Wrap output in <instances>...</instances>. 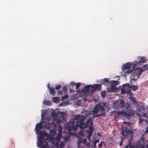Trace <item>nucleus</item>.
I'll use <instances>...</instances> for the list:
<instances>
[{"mask_svg":"<svg viewBox=\"0 0 148 148\" xmlns=\"http://www.w3.org/2000/svg\"><path fill=\"white\" fill-rule=\"evenodd\" d=\"M86 116L82 115H75L74 117V119L77 120L76 122V125H74V120L70 121L64 125L65 127L67 129L70 133L71 131H75L77 128L79 127L81 129H84L85 127H87L86 124L83 122L85 120Z\"/></svg>","mask_w":148,"mask_h":148,"instance_id":"obj_1","label":"nucleus"},{"mask_svg":"<svg viewBox=\"0 0 148 148\" xmlns=\"http://www.w3.org/2000/svg\"><path fill=\"white\" fill-rule=\"evenodd\" d=\"M123 123L124 125H122L121 127L122 134L127 138L131 137L132 138L133 136V131L131 123L129 122H124Z\"/></svg>","mask_w":148,"mask_h":148,"instance_id":"obj_2","label":"nucleus"},{"mask_svg":"<svg viewBox=\"0 0 148 148\" xmlns=\"http://www.w3.org/2000/svg\"><path fill=\"white\" fill-rule=\"evenodd\" d=\"M39 132V135L38 136V142L37 144L40 145V143H45L44 140H45L44 138V137L47 136L48 135L47 133L45 132L44 131H40Z\"/></svg>","mask_w":148,"mask_h":148,"instance_id":"obj_3","label":"nucleus"},{"mask_svg":"<svg viewBox=\"0 0 148 148\" xmlns=\"http://www.w3.org/2000/svg\"><path fill=\"white\" fill-rule=\"evenodd\" d=\"M99 111L100 113L98 114L101 115V116L105 114L104 108L100 104L96 105L94 108L95 113H98Z\"/></svg>","mask_w":148,"mask_h":148,"instance_id":"obj_4","label":"nucleus"},{"mask_svg":"<svg viewBox=\"0 0 148 148\" xmlns=\"http://www.w3.org/2000/svg\"><path fill=\"white\" fill-rule=\"evenodd\" d=\"M132 106V103H130L126 104L124 106L126 108V110L129 116L131 115L134 116L136 112L131 109Z\"/></svg>","mask_w":148,"mask_h":148,"instance_id":"obj_5","label":"nucleus"},{"mask_svg":"<svg viewBox=\"0 0 148 148\" xmlns=\"http://www.w3.org/2000/svg\"><path fill=\"white\" fill-rule=\"evenodd\" d=\"M132 145L134 146L133 148H135L136 147H139L140 148L144 146L145 143L143 140H141L138 141L136 144H134V143H132L131 141H130L127 145H129L128 148H129L130 146Z\"/></svg>","mask_w":148,"mask_h":148,"instance_id":"obj_6","label":"nucleus"},{"mask_svg":"<svg viewBox=\"0 0 148 148\" xmlns=\"http://www.w3.org/2000/svg\"><path fill=\"white\" fill-rule=\"evenodd\" d=\"M44 123L45 127L48 129H50L53 125L54 124L55 125H56L54 124V122L53 121L51 122H50L49 118H48L45 121H44Z\"/></svg>","mask_w":148,"mask_h":148,"instance_id":"obj_7","label":"nucleus"},{"mask_svg":"<svg viewBox=\"0 0 148 148\" xmlns=\"http://www.w3.org/2000/svg\"><path fill=\"white\" fill-rule=\"evenodd\" d=\"M119 82L116 81H112L110 82V83L111 84V86H112L111 88V90L114 91H116V86L118 84Z\"/></svg>","mask_w":148,"mask_h":148,"instance_id":"obj_8","label":"nucleus"},{"mask_svg":"<svg viewBox=\"0 0 148 148\" xmlns=\"http://www.w3.org/2000/svg\"><path fill=\"white\" fill-rule=\"evenodd\" d=\"M145 107L143 106L141 107L140 108H138V110H139L140 112H141L142 115L144 117L146 118H148V115H147V113L145 112Z\"/></svg>","mask_w":148,"mask_h":148,"instance_id":"obj_9","label":"nucleus"},{"mask_svg":"<svg viewBox=\"0 0 148 148\" xmlns=\"http://www.w3.org/2000/svg\"><path fill=\"white\" fill-rule=\"evenodd\" d=\"M135 63H134L133 64L131 63H126L123 66L122 68V69L125 70L128 69H130L132 67L133 65H134L133 64Z\"/></svg>","mask_w":148,"mask_h":148,"instance_id":"obj_10","label":"nucleus"},{"mask_svg":"<svg viewBox=\"0 0 148 148\" xmlns=\"http://www.w3.org/2000/svg\"><path fill=\"white\" fill-rule=\"evenodd\" d=\"M42 123L43 122H42L37 123L36 125L35 130L36 132H38L40 130H41L42 128Z\"/></svg>","mask_w":148,"mask_h":148,"instance_id":"obj_11","label":"nucleus"},{"mask_svg":"<svg viewBox=\"0 0 148 148\" xmlns=\"http://www.w3.org/2000/svg\"><path fill=\"white\" fill-rule=\"evenodd\" d=\"M134 65V67H133L131 70H128L127 72L125 73H127L128 74H129L131 72H133V73H135L138 70H139L140 69H141L142 67H137L136 69L135 68V67Z\"/></svg>","mask_w":148,"mask_h":148,"instance_id":"obj_12","label":"nucleus"},{"mask_svg":"<svg viewBox=\"0 0 148 148\" xmlns=\"http://www.w3.org/2000/svg\"><path fill=\"white\" fill-rule=\"evenodd\" d=\"M101 87V84H95L92 85V88H94L95 90H100Z\"/></svg>","mask_w":148,"mask_h":148,"instance_id":"obj_13","label":"nucleus"},{"mask_svg":"<svg viewBox=\"0 0 148 148\" xmlns=\"http://www.w3.org/2000/svg\"><path fill=\"white\" fill-rule=\"evenodd\" d=\"M145 58L144 57H141V59L139 60V61L138 62H135V63L133 65L135 66H136V65H140V64L142 66L143 65V63H145L146 62L145 60Z\"/></svg>","mask_w":148,"mask_h":148,"instance_id":"obj_14","label":"nucleus"},{"mask_svg":"<svg viewBox=\"0 0 148 148\" xmlns=\"http://www.w3.org/2000/svg\"><path fill=\"white\" fill-rule=\"evenodd\" d=\"M44 141L45 143H44L43 144L40 143V145L37 144V146L40 148H48L47 147V146L48 145V143L45 140H44Z\"/></svg>","mask_w":148,"mask_h":148,"instance_id":"obj_15","label":"nucleus"},{"mask_svg":"<svg viewBox=\"0 0 148 148\" xmlns=\"http://www.w3.org/2000/svg\"><path fill=\"white\" fill-rule=\"evenodd\" d=\"M117 114L119 116L122 115L123 116L129 117L128 115V113L125 111H119L117 112Z\"/></svg>","mask_w":148,"mask_h":148,"instance_id":"obj_16","label":"nucleus"},{"mask_svg":"<svg viewBox=\"0 0 148 148\" xmlns=\"http://www.w3.org/2000/svg\"><path fill=\"white\" fill-rule=\"evenodd\" d=\"M92 122L91 119H89L87 120L86 121V123L87 126L88 127H90V129L91 130L92 129L91 126L92 125Z\"/></svg>","mask_w":148,"mask_h":148,"instance_id":"obj_17","label":"nucleus"},{"mask_svg":"<svg viewBox=\"0 0 148 148\" xmlns=\"http://www.w3.org/2000/svg\"><path fill=\"white\" fill-rule=\"evenodd\" d=\"M90 87H92V85H87L83 88L82 89V90L83 91H86L88 92L89 91Z\"/></svg>","mask_w":148,"mask_h":148,"instance_id":"obj_18","label":"nucleus"},{"mask_svg":"<svg viewBox=\"0 0 148 148\" xmlns=\"http://www.w3.org/2000/svg\"><path fill=\"white\" fill-rule=\"evenodd\" d=\"M122 88L121 89V92L123 94H125V93H128L130 94L131 93V91L130 89H128L127 90V89L124 88Z\"/></svg>","mask_w":148,"mask_h":148,"instance_id":"obj_19","label":"nucleus"},{"mask_svg":"<svg viewBox=\"0 0 148 148\" xmlns=\"http://www.w3.org/2000/svg\"><path fill=\"white\" fill-rule=\"evenodd\" d=\"M49 91L50 92V94L53 96H54L56 94V91L54 88H49Z\"/></svg>","mask_w":148,"mask_h":148,"instance_id":"obj_20","label":"nucleus"},{"mask_svg":"<svg viewBox=\"0 0 148 148\" xmlns=\"http://www.w3.org/2000/svg\"><path fill=\"white\" fill-rule=\"evenodd\" d=\"M58 114L59 112H56L55 110H53L52 111V112L51 113V115L54 118H57L58 115Z\"/></svg>","mask_w":148,"mask_h":148,"instance_id":"obj_21","label":"nucleus"},{"mask_svg":"<svg viewBox=\"0 0 148 148\" xmlns=\"http://www.w3.org/2000/svg\"><path fill=\"white\" fill-rule=\"evenodd\" d=\"M109 82V80L107 78H105L102 80H101L100 81V83L102 84H107Z\"/></svg>","mask_w":148,"mask_h":148,"instance_id":"obj_22","label":"nucleus"},{"mask_svg":"<svg viewBox=\"0 0 148 148\" xmlns=\"http://www.w3.org/2000/svg\"><path fill=\"white\" fill-rule=\"evenodd\" d=\"M123 87L124 88H126L127 89H128L129 88L130 89L131 88V86L129 83L123 84Z\"/></svg>","mask_w":148,"mask_h":148,"instance_id":"obj_23","label":"nucleus"},{"mask_svg":"<svg viewBox=\"0 0 148 148\" xmlns=\"http://www.w3.org/2000/svg\"><path fill=\"white\" fill-rule=\"evenodd\" d=\"M138 86H137L136 85H133L131 86V89L132 90H133L134 91L136 90H138Z\"/></svg>","mask_w":148,"mask_h":148,"instance_id":"obj_24","label":"nucleus"},{"mask_svg":"<svg viewBox=\"0 0 148 148\" xmlns=\"http://www.w3.org/2000/svg\"><path fill=\"white\" fill-rule=\"evenodd\" d=\"M52 99L53 102L55 103H58L59 100V98L58 97H53Z\"/></svg>","mask_w":148,"mask_h":148,"instance_id":"obj_25","label":"nucleus"},{"mask_svg":"<svg viewBox=\"0 0 148 148\" xmlns=\"http://www.w3.org/2000/svg\"><path fill=\"white\" fill-rule=\"evenodd\" d=\"M92 112L93 113L92 115L93 116V118H95L97 116H101V115L98 114H96L97 113H95V112H94V109L92 111Z\"/></svg>","mask_w":148,"mask_h":148,"instance_id":"obj_26","label":"nucleus"},{"mask_svg":"<svg viewBox=\"0 0 148 148\" xmlns=\"http://www.w3.org/2000/svg\"><path fill=\"white\" fill-rule=\"evenodd\" d=\"M131 101L133 102V103L134 104H136L138 103V102H137L136 101L134 97H131Z\"/></svg>","mask_w":148,"mask_h":148,"instance_id":"obj_27","label":"nucleus"},{"mask_svg":"<svg viewBox=\"0 0 148 148\" xmlns=\"http://www.w3.org/2000/svg\"><path fill=\"white\" fill-rule=\"evenodd\" d=\"M62 90L64 93H66L67 91V88L66 86H64L62 88Z\"/></svg>","mask_w":148,"mask_h":148,"instance_id":"obj_28","label":"nucleus"},{"mask_svg":"<svg viewBox=\"0 0 148 148\" xmlns=\"http://www.w3.org/2000/svg\"><path fill=\"white\" fill-rule=\"evenodd\" d=\"M69 96L67 95H66L65 96H62L61 98V100L64 101V99H67L68 98Z\"/></svg>","mask_w":148,"mask_h":148,"instance_id":"obj_29","label":"nucleus"},{"mask_svg":"<svg viewBox=\"0 0 148 148\" xmlns=\"http://www.w3.org/2000/svg\"><path fill=\"white\" fill-rule=\"evenodd\" d=\"M81 84V83H77L75 84V85L76 86V89H78L79 88Z\"/></svg>","mask_w":148,"mask_h":148,"instance_id":"obj_30","label":"nucleus"},{"mask_svg":"<svg viewBox=\"0 0 148 148\" xmlns=\"http://www.w3.org/2000/svg\"><path fill=\"white\" fill-rule=\"evenodd\" d=\"M59 131L58 133L59 134H61L62 133V127L60 126L59 125Z\"/></svg>","mask_w":148,"mask_h":148,"instance_id":"obj_31","label":"nucleus"},{"mask_svg":"<svg viewBox=\"0 0 148 148\" xmlns=\"http://www.w3.org/2000/svg\"><path fill=\"white\" fill-rule=\"evenodd\" d=\"M61 116L64 120L65 119L66 116V114L62 112L61 113Z\"/></svg>","mask_w":148,"mask_h":148,"instance_id":"obj_32","label":"nucleus"},{"mask_svg":"<svg viewBox=\"0 0 148 148\" xmlns=\"http://www.w3.org/2000/svg\"><path fill=\"white\" fill-rule=\"evenodd\" d=\"M120 104H121L123 107H124L125 105L124 102L123 100H121L120 102Z\"/></svg>","mask_w":148,"mask_h":148,"instance_id":"obj_33","label":"nucleus"},{"mask_svg":"<svg viewBox=\"0 0 148 148\" xmlns=\"http://www.w3.org/2000/svg\"><path fill=\"white\" fill-rule=\"evenodd\" d=\"M61 86L60 85H59L56 86L55 87V89L57 90H59L61 88Z\"/></svg>","mask_w":148,"mask_h":148,"instance_id":"obj_34","label":"nucleus"},{"mask_svg":"<svg viewBox=\"0 0 148 148\" xmlns=\"http://www.w3.org/2000/svg\"><path fill=\"white\" fill-rule=\"evenodd\" d=\"M57 94L58 95H61L63 94V92L62 90H60L57 91Z\"/></svg>","mask_w":148,"mask_h":148,"instance_id":"obj_35","label":"nucleus"},{"mask_svg":"<svg viewBox=\"0 0 148 148\" xmlns=\"http://www.w3.org/2000/svg\"><path fill=\"white\" fill-rule=\"evenodd\" d=\"M96 90L94 88H92V89H91L90 90V93L91 94L93 93Z\"/></svg>","mask_w":148,"mask_h":148,"instance_id":"obj_36","label":"nucleus"},{"mask_svg":"<svg viewBox=\"0 0 148 148\" xmlns=\"http://www.w3.org/2000/svg\"><path fill=\"white\" fill-rule=\"evenodd\" d=\"M92 130H91H91L90 129V131L89 132V134H88V137H89L91 136V135L92 134Z\"/></svg>","mask_w":148,"mask_h":148,"instance_id":"obj_37","label":"nucleus"},{"mask_svg":"<svg viewBox=\"0 0 148 148\" xmlns=\"http://www.w3.org/2000/svg\"><path fill=\"white\" fill-rule=\"evenodd\" d=\"M103 142H101L100 143L99 145L98 146L99 147L101 148L102 146Z\"/></svg>","mask_w":148,"mask_h":148,"instance_id":"obj_38","label":"nucleus"},{"mask_svg":"<svg viewBox=\"0 0 148 148\" xmlns=\"http://www.w3.org/2000/svg\"><path fill=\"white\" fill-rule=\"evenodd\" d=\"M49 103V101H45L44 102V103L45 105H48Z\"/></svg>","mask_w":148,"mask_h":148,"instance_id":"obj_39","label":"nucleus"},{"mask_svg":"<svg viewBox=\"0 0 148 148\" xmlns=\"http://www.w3.org/2000/svg\"><path fill=\"white\" fill-rule=\"evenodd\" d=\"M70 92L71 93H73L75 92V91L74 90L70 88L69 90Z\"/></svg>","mask_w":148,"mask_h":148,"instance_id":"obj_40","label":"nucleus"},{"mask_svg":"<svg viewBox=\"0 0 148 148\" xmlns=\"http://www.w3.org/2000/svg\"><path fill=\"white\" fill-rule=\"evenodd\" d=\"M143 120L141 119H140L139 120V122L142 123L143 121Z\"/></svg>","mask_w":148,"mask_h":148,"instance_id":"obj_41","label":"nucleus"},{"mask_svg":"<svg viewBox=\"0 0 148 148\" xmlns=\"http://www.w3.org/2000/svg\"><path fill=\"white\" fill-rule=\"evenodd\" d=\"M71 85H75V83L74 82H71L70 83Z\"/></svg>","mask_w":148,"mask_h":148,"instance_id":"obj_42","label":"nucleus"},{"mask_svg":"<svg viewBox=\"0 0 148 148\" xmlns=\"http://www.w3.org/2000/svg\"><path fill=\"white\" fill-rule=\"evenodd\" d=\"M96 142H94V147H95L96 146Z\"/></svg>","mask_w":148,"mask_h":148,"instance_id":"obj_43","label":"nucleus"},{"mask_svg":"<svg viewBox=\"0 0 148 148\" xmlns=\"http://www.w3.org/2000/svg\"><path fill=\"white\" fill-rule=\"evenodd\" d=\"M47 87H48V88L49 89V88L51 87L50 86V84H48L47 85Z\"/></svg>","mask_w":148,"mask_h":148,"instance_id":"obj_44","label":"nucleus"},{"mask_svg":"<svg viewBox=\"0 0 148 148\" xmlns=\"http://www.w3.org/2000/svg\"><path fill=\"white\" fill-rule=\"evenodd\" d=\"M105 93L102 92L101 93V95L105 96Z\"/></svg>","mask_w":148,"mask_h":148,"instance_id":"obj_45","label":"nucleus"},{"mask_svg":"<svg viewBox=\"0 0 148 148\" xmlns=\"http://www.w3.org/2000/svg\"><path fill=\"white\" fill-rule=\"evenodd\" d=\"M64 145L63 143H62V144H60V146L61 147H62V146H64Z\"/></svg>","mask_w":148,"mask_h":148,"instance_id":"obj_46","label":"nucleus"},{"mask_svg":"<svg viewBox=\"0 0 148 148\" xmlns=\"http://www.w3.org/2000/svg\"><path fill=\"white\" fill-rule=\"evenodd\" d=\"M122 141L120 143V145L121 146L122 145Z\"/></svg>","mask_w":148,"mask_h":148,"instance_id":"obj_47","label":"nucleus"},{"mask_svg":"<svg viewBox=\"0 0 148 148\" xmlns=\"http://www.w3.org/2000/svg\"><path fill=\"white\" fill-rule=\"evenodd\" d=\"M148 132V126L147 127V130H146V133H147Z\"/></svg>","mask_w":148,"mask_h":148,"instance_id":"obj_48","label":"nucleus"},{"mask_svg":"<svg viewBox=\"0 0 148 148\" xmlns=\"http://www.w3.org/2000/svg\"><path fill=\"white\" fill-rule=\"evenodd\" d=\"M146 148H148V144L146 146Z\"/></svg>","mask_w":148,"mask_h":148,"instance_id":"obj_49","label":"nucleus"},{"mask_svg":"<svg viewBox=\"0 0 148 148\" xmlns=\"http://www.w3.org/2000/svg\"><path fill=\"white\" fill-rule=\"evenodd\" d=\"M95 142L98 143L99 141L97 140H96Z\"/></svg>","mask_w":148,"mask_h":148,"instance_id":"obj_50","label":"nucleus"},{"mask_svg":"<svg viewBox=\"0 0 148 148\" xmlns=\"http://www.w3.org/2000/svg\"><path fill=\"white\" fill-rule=\"evenodd\" d=\"M140 104L142 105V103H140V102H139Z\"/></svg>","mask_w":148,"mask_h":148,"instance_id":"obj_51","label":"nucleus"},{"mask_svg":"<svg viewBox=\"0 0 148 148\" xmlns=\"http://www.w3.org/2000/svg\"><path fill=\"white\" fill-rule=\"evenodd\" d=\"M77 147H78V148H79V145H78L77 146Z\"/></svg>","mask_w":148,"mask_h":148,"instance_id":"obj_52","label":"nucleus"},{"mask_svg":"<svg viewBox=\"0 0 148 148\" xmlns=\"http://www.w3.org/2000/svg\"><path fill=\"white\" fill-rule=\"evenodd\" d=\"M79 135H81V133H80V132H79Z\"/></svg>","mask_w":148,"mask_h":148,"instance_id":"obj_53","label":"nucleus"},{"mask_svg":"<svg viewBox=\"0 0 148 148\" xmlns=\"http://www.w3.org/2000/svg\"><path fill=\"white\" fill-rule=\"evenodd\" d=\"M140 148H146L145 147H144H144H141Z\"/></svg>","mask_w":148,"mask_h":148,"instance_id":"obj_54","label":"nucleus"},{"mask_svg":"<svg viewBox=\"0 0 148 148\" xmlns=\"http://www.w3.org/2000/svg\"><path fill=\"white\" fill-rule=\"evenodd\" d=\"M77 92H79V91H78V90H77Z\"/></svg>","mask_w":148,"mask_h":148,"instance_id":"obj_55","label":"nucleus"},{"mask_svg":"<svg viewBox=\"0 0 148 148\" xmlns=\"http://www.w3.org/2000/svg\"><path fill=\"white\" fill-rule=\"evenodd\" d=\"M53 131V132H55V131Z\"/></svg>","mask_w":148,"mask_h":148,"instance_id":"obj_56","label":"nucleus"}]
</instances>
